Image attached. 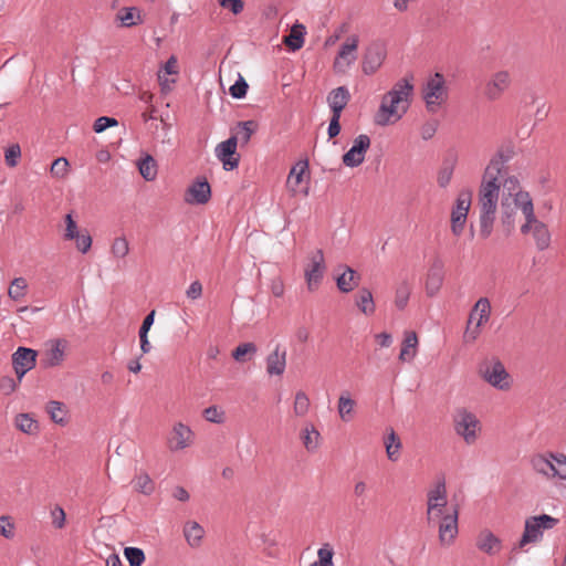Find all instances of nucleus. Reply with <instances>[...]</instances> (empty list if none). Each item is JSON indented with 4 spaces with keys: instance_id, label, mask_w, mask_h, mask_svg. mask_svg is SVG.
<instances>
[{
    "instance_id": "obj_19",
    "label": "nucleus",
    "mask_w": 566,
    "mask_h": 566,
    "mask_svg": "<svg viewBox=\"0 0 566 566\" xmlns=\"http://www.w3.org/2000/svg\"><path fill=\"white\" fill-rule=\"evenodd\" d=\"M385 57L386 52L384 48L378 44L370 45L367 49L361 63V70L364 74H374L382 65Z\"/></svg>"
},
{
    "instance_id": "obj_9",
    "label": "nucleus",
    "mask_w": 566,
    "mask_h": 566,
    "mask_svg": "<svg viewBox=\"0 0 566 566\" xmlns=\"http://www.w3.org/2000/svg\"><path fill=\"white\" fill-rule=\"evenodd\" d=\"M472 192L469 189L461 190L451 211V231L455 237L462 234L471 207Z\"/></svg>"
},
{
    "instance_id": "obj_30",
    "label": "nucleus",
    "mask_w": 566,
    "mask_h": 566,
    "mask_svg": "<svg viewBox=\"0 0 566 566\" xmlns=\"http://www.w3.org/2000/svg\"><path fill=\"white\" fill-rule=\"evenodd\" d=\"M14 426L21 432L35 436L39 433V422L30 413H18L14 418Z\"/></svg>"
},
{
    "instance_id": "obj_8",
    "label": "nucleus",
    "mask_w": 566,
    "mask_h": 566,
    "mask_svg": "<svg viewBox=\"0 0 566 566\" xmlns=\"http://www.w3.org/2000/svg\"><path fill=\"white\" fill-rule=\"evenodd\" d=\"M491 316V303L488 297L476 301L469 315L468 327L464 334L467 340H475L480 335V327L488 323Z\"/></svg>"
},
{
    "instance_id": "obj_16",
    "label": "nucleus",
    "mask_w": 566,
    "mask_h": 566,
    "mask_svg": "<svg viewBox=\"0 0 566 566\" xmlns=\"http://www.w3.org/2000/svg\"><path fill=\"white\" fill-rule=\"evenodd\" d=\"M36 356V350L27 347H18L12 354V365L19 380L35 367Z\"/></svg>"
},
{
    "instance_id": "obj_46",
    "label": "nucleus",
    "mask_w": 566,
    "mask_h": 566,
    "mask_svg": "<svg viewBox=\"0 0 566 566\" xmlns=\"http://www.w3.org/2000/svg\"><path fill=\"white\" fill-rule=\"evenodd\" d=\"M553 473L552 476L566 480V454L553 453Z\"/></svg>"
},
{
    "instance_id": "obj_14",
    "label": "nucleus",
    "mask_w": 566,
    "mask_h": 566,
    "mask_svg": "<svg viewBox=\"0 0 566 566\" xmlns=\"http://www.w3.org/2000/svg\"><path fill=\"white\" fill-rule=\"evenodd\" d=\"M481 375L485 381L497 389H507L510 387L509 374L500 360H493L484 364L480 368Z\"/></svg>"
},
{
    "instance_id": "obj_29",
    "label": "nucleus",
    "mask_w": 566,
    "mask_h": 566,
    "mask_svg": "<svg viewBox=\"0 0 566 566\" xmlns=\"http://www.w3.org/2000/svg\"><path fill=\"white\" fill-rule=\"evenodd\" d=\"M418 337L415 332H406L402 342L399 359L401 361H411L417 355Z\"/></svg>"
},
{
    "instance_id": "obj_36",
    "label": "nucleus",
    "mask_w": 566,
    "mask_h": 566,
    "mask_svg": "<svg viewBox=\"0 0 566 566\" xmlns=\"http://www.w3.org/2000/svg\"><path fill=\"white\" fill-rule=\"evenodd\" d=\"M301 438L308 452L315 451L319 446L321 434L313 423H307L304 427Z\"/></svg>"
},
{
    "instance_id": "obj_35",
    "label": "nucleus",
    "mask_w": 566,
    "mask_h": 566,
    "mask_svg": "<svg viewBox=\"0 0 566 566\" xmlns=\"http://www.w3.org/2000/svg\"><path fill=\"white\" fill-rule=\"evenodd\" d=\"M184 535L191 547H198L205 535V530L197 522H188L184 527Z\"/></svg>"
},
{
    "instance_id": "obj_58",
    "label": "nucleus",
    "mask_w": 566,
    "mask_h": 566,
    "mask_svg": "<svg viewBox=\"0 0 566 566\" xmlns=\"http://www.w3.org/2000/svg\"><path fill=\"white\" fill-rule=\"evenodd\" d=\"M0 534L7 539L14 537V524L7 515L0 516Z\"/></svg>"
},
{
    "instance_id": "obj_47",
    "label": "nucleus",
    "mask_w": 566,
    "mask_h": 566,
    "mask_svg": "<svg viewBox=\"0 0 566 566\" xmlns=\"http://www.w3.org/2000/svg\"><path fill=\"white\" fill-rule=\"evenodd\" d=\"M509 198H503L502 200V216L501 221L507 233H510L514 228V210L510 203H507Z\"/></svg>"
},
{
    "instance_id": "obj_54",
    "label": "nucleus",
    "mask_w": 566,
    "mask_h": 566,
    "mask_svg": "<svg viewBox=\"0 0 566 566\" xmlns=\"http://www.w3.org/2000/svg\"><path fill=\"white\" fill-rule=\"evenodd\" d=\"M69 160L64 157L55 159L51 165V174L57 178H64L69 171Z\"/></svg>"
},
{
    "instance_id": "obj_55",
    "label": "nucleus",
    "mask_w": 566,
    "mask_h": 566,
    "mask_svg": "<svg viewBox=\"0 0 566 566\" xmlns=\"http://www.w3.org/2000/svg\"><path fill=\"white\" fill-rule=\"evenodd\" d=\"M118 125V122L114 117L101 116L98 117L93 125V129L95 133L101 134L109 127H115Z\"/></svg>"
},
{
    "instance_id": "obj_38",
    "label": "nucleus",
    "mask_w": 566,
    "mask_h": 566,
    "mask_svg": "<svg viewBox=\"0 0 566 566\" xmlns=\"http://www.w3.org/2000/svg\"><path fill=\"white\" fill-rule=\"evenodd\" d=\"M138 169L142 177L147 181H153L157 176V164L150 155H146L138 161Z\"/></svg>"
},
{
    "instance_id": "obj_24",
    "label": "nucleus",
    "mask_w": 566,
    "mask_h": 566,
    "mask_svg": "<svg viewBox=\"0 0 566 566\" xmlns=\"http://www.w3.org/2000/svg\"><path fill=\"white\" fill-rule=\"evenodd\" d=\"M350 99V94L347 87L338 86L332 90L327 96V103L332 114L342 115L343 109L346 107Z\"/></svg>"
},
{
    "instance_id": "obj_60",
    "label": "nucleus",
    "mask_w": 566,
    "mask_h": 566,
    "mask_svg": "<svg viewBox=\"0 0 566 566\" xmlns=\"http://www.w3.org/2000/svg\"><path fill=\"white\" fill-rule=\"evenodd\" d=\"M73 241H75V245H76L77 250L82 253L88 252V250L92 247V238L87 233V231H85L83 233L81 232L80 234H77V237L74 238Z\"/></svg>"
},
{
    "instance_id": "obj_13",
    "label": "nucleus",
    "mask_w": 566,
    "mask_h": 566,
    "mask_svg": "<svg viewBox=\"0 0 566 566\" xmlns=\"http://www.w3.org/2000/svg\"><path fill=\"white\" fill-rule=\"evenodd\" d=\"M358 42V36L352 35L340 45L334 60V70L337 73H344L356 62Z\"/></svg>"
},
{
    "instance_id": "obj_53",
    "label": "nucleus",
    "mask_w": 566,
    "mask_h": 566,
    "mask_svg": "<svg viewBox=\"0 0 566 566\" xmlns=\"http://www.w3.org/2000/svg\"><path fill=\"white\" fill-rule=\"evenodd\" d=\"M248 88L249 85L247 81L242 76H239L234 84L230 86L229 92L233 98L240 99L247 95Z\"/></svg>"
},
{
    "instance_id": "obj_31",
    "label": "nucleus",
    "mask_w": 566,
    "mask_h": 566,
    "mask_svg": "<svg viewBox=\"0 0 566 566\" xmlns=\"http://www.w3.org/2000/svg\"><path fill=\"white\" fill-rule=\"evenodd\" d=\"M116 21H118L120 25L125 28H130L142 23L139 9L136 7L122 8L116 13Z\"/></svg>"
},
{
    "instance_id": "obj_44",
    "label": "nucleus",
    "mask_w": 566,
    "mask_h": 566,
    "mask_svg": "<svg viewBox=\"0 0 566 566\" xmlns=\"http://www.w3.org/2000/svg\"><path fill=\"white\" fill-rule=\"evenodd\" d=\"M27 287L28 283L24 277H15L9 286L8 295L13 301H19L24 297Z\"/></svg>"
},
{
    "instance_id": "obj_18",
    "label": "nucleus",
    "mask_w": 566,
    "mask_h": 566,
    "mask_svg": "<svg viewBox=\"0 0 566 566\" xmlns=\"http://www.w3.org/2000/svg\"><path fill=\"white\" fill-rule=\"evenodd\" d=\"M238 146V138L230 137L216 147V156L222 163L226 170H232L238 167L239 158H233Z\"/></svg>"
},
{
    "instance_id": "obj_21",
    "label": "nucleus",
    "mask_w": 566,
    "mask_h": 566,
    "mask_svg": "<svg viewBox=\"0 0 566 566\" xmlns=\"http://www.w3.org/2000/svg\"><path fill=\"white\" fill-rule=\"evenodd\" d=\"M286 349L276 345L274 350L266 357V373L270 376H281L286 368Z\"/></svg>"
},
{
    "instance_id": "obj_51",
    "label": "nucleus",
    "mask_w": 566,
    "mask_h": 566,
    "mask_svg": "<svg viewBox=\"0 0 566 566\" xmlns=\"http://www.w3.org/2000/svg\"><path fill=\"white\" fill-rule=\"evenodd\" d=\"M256 350L258 348L254 343H243L235 347V349L232 352V357L237 361H243V358L247 354L254 355Z\"/></svg>"
},
{
    "instance_id": "obj_26",
    "label": "nucleus",
    "mask_w": 566,
    "mask_h": 566,
    "mask_svg": "<svg viewBox=\"0 0 566 566\" xmlns=\"http://www.w3.org/2000/svg\"><path fill=\"white\" fill-rule=\"evenodd\" d=\"M501 185H503V189H504L503 198H507V197L512 198L515 207L518 209H520V201H518L520 196L524 195V196L531 197L527 191H523L521 189L520 180L515 176H507L506 178H504V180Z\"/></svg>"
},
{
    "instance_id": "obj_62",
    "label": "nucleus",
    "mask_w": 566,
    "mask_h": 566,
    "mask_svg": "<svg viewBox=\"0 0 566 566\" xmlns=\"http://www.w3.org/2000/svg\"><path fill=\"white\" fill-rule=\"evenodd\" d=\"M221 7L229 9L233 14H239L244 8L242 0H219Z\"/></svg>"
},
{
    "instance_id": "obj_39",
    "label": "nucleus",
    "mask_w": 566,
    "mask_h": 566,
    "mask_svg": "<svg viewBox=\"0 0 566 566\" xmlns=\"http://www.w3.org/2000/svg\"><path fill=\"white\" fill-rule=\"evenodd\" d=\"M411 294V286L407 281L400 282L395 290V305L399 311H403Z\"/></svg>"
},
{
    "instance_id": "obj_27",
    "label": "nucleus",
    "mask_w": 566,
    "mask_h": 566,
    "mask_svg": "<svg viewBox=\"0 0 566 566\" xmlns=\"http://www.w3.org/2000/svg\"><path fill=\"white\" fill-rule=\"evenodd\" d=\"M307 160H300L291 168L286 180V187L293 195L297 193V187L303 181V176L307 171Z\"/></svg>"
},
{
    "instance_id": "obj_5",
    "label": "nucleus",
    "mask_w": 566,
    "mask_h": 566,
    "mask_svg": "<svg viewBox=\"0 0 566 566\" xmlns=\"http://www.w3.org/2000/svg\"><path fill=\"white\" fill-rule=\"evenodd\" d=\"M453 429L465 444L473 446L480 437L482 424L476 415L467 408H458L452 417Z\"/></svg>"
},
{
    "instance_id": "obj_3",
    "label": "nucleus",
    "mask_w": 566,
    "mask_h": 566,
    "mask_svg": "<svg viewBox=\"0 0 566 566\" xmlns=\"http://www.w3.org/2000/svg\"><path fill=\"white\" fill-rule=\"evenodd\" d=\"M412 76L399 80L381 99L375 120L380 126L398 122L408 111L413 93Z\"/></svg>"
},
{
    "instance_id": "obj_34",
    "label": "nucleus",
    "mask_w": 566,
    "mask_h": 566,
    "mask_svg": "<svg viewBox=\"0 0 566 566\" xmlns=\"http://www.w3.org/2000/svg\"><path fill=\"white\" fill-rule=\"evenodd\" d=\"M355 303L357 307L360 310V312L367 316L373 315L376 311L373 294L366 287L361 289L358 292Z\"/></svg>"
},
{
    "instance_id": "obj_50",
    "label": "nucleus",
    "mask_w": 566,
    "mask_h": 566,
    "mask_svg": "<svg viewBox=\"0 0 566 566\" xmlns=\"http://www.w3.org/2000/svg\"><path fill=\"white\" fill-rule=\"evenodd\" d=\"M21 157V148L19 144L10 145L4 151V160L8 167L13 168L18 165Z\"/></svg>"
},
{
    "instance_id": "obj_57",
    "label": "nucleus",
    "mask_w": 566,
    "mask_h": 566,
    "mask_svg": "<svg viewBox=\"0 0 566 566\" xmlns=\"http://www.w3.org/2000/svg\"><path fill=\"white\" fill-rule=\"evenodd\" d=\"M50 514H51V518H52V525L55 528L61 530L65 526L66 514L62 506L55 505L51 510Z\"/></svg>"
},
{
    "instance_id": "obj_33",
    "label": "nucleus",
    "mask_w": 566,
    "mask_h": 566,
    "mask_svg": "<svg viewBox=\"0 0 566 566\" xmlns=\"http://www.w3.org/2000/svg\"><path fill=\"white\" fill-rule=\"evenodd\" d=\"M384 443L388 459L392 462L398 461L400 458L401 441L392 428L389 429Z\"/></svg>"
},
{
    "instance_id": "obj_28",
    "label": "nucleus",
    "mask_w": 566,
    "mask_h": 566,
    "mask_svg": "<svg viewBox=\"0 0 566 566\" xmlns=\"http://www.w3.org/2000/svg\"><path fill=\"white\" fill-rule=\"evenodd\" d=\"M355 406L356 401L350 397L349 391H343L337 403V411L342 421L349 422L353 420Z\"/></svg>"
},
{
    "instance_id": "obj_63",
    "label": "nucleus",
    "mask_w": 566,
    "mask_h": 566,
    "mask_svg": "<svg viewBox=\"0 0 566 566\" xmlns=\"http://www.w3.org/2000/svg\"><path fill=\"white\" fill-rule=\"evenodd\" d=\"M340 115L332 114L329 125L327 128V134L329 138L336 137L340 133V124H339Z\"/></svg>"
},
{
    "instance_id": "obj_40",
    "label": "nucleus",
    "mask_w": 566,
    "mask_h": 566,
    "mask_svg": "<svg viewBox=\"0 0 566 566\" xmlns=\"http://www.w3.org/2000/svg\"><path fill=\"white\" fill-rule=\"evenodd\" d=\"M305 28L302 24L294 25L289 36L285 38V44L292 50H300L304 44Z\"/></svg>"
},
{
    "instance_id": "obj_41",
    "label": "nucleus",
    "mask_w": 566,
    "mask_h": 566,
    "mask_svg": "<svg viewBox=\"0 0 566 566\" xmlns=\"http://www.w3.org/2000/svg\"><path fill=\"white\" fill-rule=\"evenodd\" d=\"M334 548L329 543H324L317 551V559L310 566H334Z\"/></svg>"
},
{
    "instance_id": "obj_23",
    "label": "nucleus",
    "mask_w": 566,
    "mask_h": 566,
    "mask_svg": "<svg viewBox=\"0 0 566 566\" xmlns=\"http://www.w3.org/2000/svg\"><path fill=\"white\" fill-rule=\"evenodd\" d=\"M443 264L441 261H436L429 269L426 280V291L429 296H434L443 283Z\"/></svg>"
},
{
    "instance_id": "obj_49",
    "label": "nucleus",
    "mask_w": 566,
    "mask_h": 566,
    "mask_svg": "<svg viewBox=\"0 0 566 566\" xmlns=\"http://www.w3.org/2000/svg\"><path fill=\"white\" fill-rule=\"evenodd\" d=\"M111 252L116 259H124L129 253V243L125 237L116 238L111 247Z\"/></svg>"
},
{
    "instance_id": "obj_2",
    "label": "nucleus",
    "mask_w": 566,
    "mask_h": 566,
    "mask_svg": "<svg viewBox=\"0 0 566 566\" xmlns=\"http://www.w3.org/2000/svg\"><path fill=\"white\" fill-rule=\"evenodd\" d=\"M427 520L438 527L441 546H451L459 533V505L448 504L444 480L439 481L427 493Z\"/></svg>"
},
{
    "instance_id": "obj_48",
    "label": "nucleus",
    "mask_w": 566,
    "mask_h": 566,
    "mask_svg": "<svg viewBox=\"0 0 566 566\" xmlns=\"http://www.w3.org/2000/svg\"><path fill=\"white\" fill-rule=\"evenodd\" d=\"M124 555L129 566H142L146 559L144 551L138 547H126L124 549Z\"/></svg>"
},
{
    "instance_id": "obj_52",
    "label": "nucleus",
    "mask_w": 566,
    "mask_h": 566,
    "mask_svg": "<svg viewBox=\"0 0 566 566\" xmlns=\"http://www.w3.org/2000/svg\"><path fill=\"white\" fill-rule=\"evenodd\" d=\"M453 176V166L452 165H444L440 168L437 176V182L438 186L442 189L447 188Z\"/></svg>"
},
{
    "instance_id": "obj_4",
    "label": "nucleus",
    "mask_w": 566,
    "mask_h": 566,
    "mask_svg": "<svg viewBox=\"0 0 566 566\" xmlns=\"http://www.w3.org/2000/svg\"><path fill=\"white\" fill-rule=\"evenodd\" d=\"M520 209L525 217V222L521 227L523 234H532L538 251H545L549 248L552 235L548 227L538 220L534 212V205L531 197L520 196Z\"/></svg>"
},
{
    "instance_id": "obj_56",
    "label": "nucleus",
    "mask_w": 566,
    "mask_h": 566,
    "mask_svg": "<svg viewBox=\"0 0 566 566\" xmlns=\"http://www.w3.org/2000/svg\"><path fill=\"white\" fill-rule=\"evenodd\" d=\"M203 417L207 421L213 423H222L224 421V412L217 406H210L203 410Z\"/></svg>"
},
{
    "instance_id": "obj_37",
    "label": "nucleus",
    "mask_w": 566,
    "mask_h": 566,
    "mask_svg": "<svg viewBox=\"0 0 566 566\" xmlns=\"http://www.w3.org/2000/svg\"><path fill=\"white\" fill-rule=\"evenodd\" d=\"M46 411L53 422L60 426L66 424L67 410L64 403L56 400H51L46 405Z\"/></svg>"
},
{
    "instance_id": "obj_45",
    "label": "nucleus",
    "mask_w": 566,
    "mask_h": 566,
    "mask_svg": "<svg viewBox=\"0 0 566 566\" xmlns=\"http://www.w3.org/2000/svg\"><path fill=\"white\" fill-rule=\"evenodd\" d=\"M134 488L137 492L145 495L151 494L155 490L154 482L147 473H142L135 478Z\"/></svg>"
},
{
    "instance_id": "obj_64",
    "label": "nucleus",
    "mask_w": 566,
    "mask_h": 566,
    "mask_svg": "<svg viewBox=\"0 0 566 566\" xmlns=\"http://www.w3.org/2000/svg\"><path fill=\"white\" fill-rule=\"evenodd\" d=\"M186 295L190 300H198L202 295V284L199 281H193L186 291Z\"/></svg>"
},
{
    "instance_id": "obj_17",
    "label": "nucleus",
    "mask_w": 566,
    "mask_h": 566,
    "mask_svg": "<svg viewBox=\"0 0 566 566\" xmlns=\"http://www.w3.org/2000/svg\"><path fill=\"white\" fill-rule=\"evenodd\" d=\"M211 198V187L206 178L195 180L185 193V201L189 205H205Z\"/></svg>"
},
{
    "instance_id": "obj_20",
    "label": "nucleus",
    "mask_w": 566,
    "mask_h": 566,
    "mask_svg": "<svg viewBox=\"0 0 566 566\" xmlns=\"http://www.w3.org/2000/svg\"><path fill=\"white\" fill-rule=\"evenodd\" d=\"M336 285L343 293L354 291L360 282V275L350 266L339 265L337 268Z\"/></svg>"
},
{
    "instance_id": "obj_43",
    "label": "nucleus",
    "mask_w": 566,
    "mask_h": 566,
    "mask_svg": "<svg viewBox=\"0 0 566 566\" xmlns=\"http://www.w3.org/2000/svg\"><path fill=\"white\" fill-rule=\"evenodd\" d=\"M311 402L308 396L300 390L295 394L293 412L296 417H305L310 411Z\"/></svg>"
},
{
    "instance_id": "obj_10",
    "label": "nucleus",
    "mask_w": 566,
    "mask_h": 566,
    "mask_svg": "<svg viewBox=\"0 0 566 566\" xmlns=\"http://www.w3.org/2000/svg\"><path fill=\"white\" fill-rule=\"evenodd\" d=\"M326 271L324 253L321 249L310 256V262L304 269V277L307 290L313 292L318 289Z\"/></svg>"
},
{
    "instance_id": "obj_11",
    "label": "nucleus",
    "mask_w": 566,
    "mask_h": 566,
    "mask_svg": "<svg viewBox=\"0 0 566 566\" xmlns=\"http://www.w3.org/2000/svg\"><path fill=\"white\" fill-rule=\"evenodd\" d=\"M195 432L184 422H176L167 437V448L170 452H179L195 443Z\"/></svg>"
},
{
    "instance_id": "obj_15",
    "label": "nucleus",
    "mask_w": 566,
    "mask_h": 566,
    "mask_svg": "<svg viewBox=\"0 0 566 566\" xmlns=\"http://www.w3.org/2000/svg\"><path fill=\"white\" fill-rule=\"evenodd\" d=\"M370 137L366 134L358 135L353 143V146L343 155V164L349 168H356L360 166L364 160L367 150L370 147Z\"/></svg>"
},
{
    "instance_id": "obj_61",
    "label": "nucleus",
    "mask_w": 566,
    "mask_h": 566,
    "mask_svg": "<svg viewBox=\"0 0 566 566\" xmlns=\"http://www.w3.org/2000/svg\"><path fill=\"white\" fill-rule=\"evenodd\" d=\"M437 128H438V124L436 120L424 123L420 128V134H421L422 139L423 140L431 139L434 136Z\"/></svg>"
},
{
    "instance_id": "obj_32",
    "label": "nucleus",
    "mask_w": 566,
    "mask_h": 566,
    "mask_svg": "<svg viewBox=\"0 0 566 566\" xmlns=\"http://www.w3.org/2000/svg\"><path fill=\"white\" fill-rule=\"evenodd\" d=\"M553 452L547 454H537L532 458L531 463L533 469L538 473L548 479H553Z\"/></svg>"
},
{
    "instance_id": "obj_7",
    "label": "nucleus",
    "mask_w": 566,
    "mask_h": 566,
    "mask_svg": "<svg viewBox=\"0 0 566 566\" xmlns=\"http://www.w3.org/2000/svg\"><path fill=\"white\" fill-rule=\"evenodd\" d=\"M448 97L444 76L441 73H434L428 78L422 88V98L429 112L436 113Z\"/></svg>"
},
{
    "instance_id": "obj_6",
    "label": "nucleus",
    "mask_w": 566,
    "mask_h": 566,
    "mask_svg": "<svg viewBox=\"0 0 566 566\" xmlns=\"http://www.w3.org/2000/svg\"><path fill=\"white\" fill-rule=\"evenodd\" d=\"M558 524V520L548 514L531 516L525 520L524 532L518 542V548L531 543L542 541L544 531L552 530Z\"/></svg>"
},
{
    "instance_id": "obj_59",
    "label": "nucleus",
    "mask_w": 566,
    "mask_h": 566,
    "mask_svg": "<svg viewBox=\"0 0 566 566\" xmlns=\"http://www.w3.org/2000/svg\"><path fill=\"white\" fill-rule=\"evenodd\" d=\"M65 232H64V239L65 240H73L77 237L81 232L78 231L77 224L73 219L72 213H67L65 216Z\"/></svg>"
},
{
    "instance_id": "obj_42",
    "label": "nucleus",
    "mask_w": 566,
    "mask_h": 566,
    "mask_svg": "<svg viewBox=\"0 0 566 566\" xmlns=\"http://www.w3.org/2000/svg\"><path fill=\"white\" fill-rule=\"evenodd\" d=\"M256 129V123L253 120L240 122L238 124V134L234 136L238 138V143H241L242 146L248 145L251 139V136Z\"/></svg>"
},
{
    "instance_id": "obj_12",
    "label": "nucleus",
    "mask_w": 566,
    "mask_h": 566,
    "mask_svg": "<svg viewBox=\"0 0 566 566\" xmlns=\"http://www.w3.org/2000/svg\"><path fill=\"white\" fill-rule=\"evenodd\" d=\"M512 76L507 70L494 72L484 85V96L489 101H497L510 88Z\"/></svg>"
},
{
    "instance_id": "obj_1",
    "label": "nucleus",
    "mask_w": 566,
    "mask_h": 566,
    "mask_svg": "<svg viewBox=\"0 0 566 566\" xmlns=\"http://www.w3.org/2000/svg\"><path fill=\"white\" fill-rule=\"evenodd\" d=\"M511 150H499L489 161L484 169L478 192V205L480 209V235L488 239L495 221L499 195L501 189L500 177L505 165L511 160Z\"/></svg>"
},
{
    "instance_id": "obj_25",
    "label": "nucleus",
    "mask_w": 566,
    "mask_h": 566,
    "mask_svg": "<svg viewBox=\"0 0 566 566\" xmlns=\"http://www.w3.org/2000/svg\"><path fill=\"white\" fill-rule=\"evenodd\" d=\"M65 340L56 339L52 343L51 348L45 353L44 366H60L65 357Z\"/></svg>"
},
{
    "instance_id": "obj_22",
    "label": "nucleus",
    "mask_w": 566,
    "mask_h": 566,
    "mask_svg": "<svg viewBox=\"0 0 566 566\" xmlns=\"http://www.w3.org/2000/svg\"><path fill=\"white\" fill-rule=\"evenodd\" d=\"M475 545L479 551L491 556L497 554L502 548L501 539L488 528L479 533Z\"/></svg>"
}]
</instances>
